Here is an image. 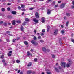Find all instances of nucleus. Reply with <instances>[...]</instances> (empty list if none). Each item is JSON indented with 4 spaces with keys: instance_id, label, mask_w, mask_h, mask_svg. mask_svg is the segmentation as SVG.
I'll use <instances>...</instances> for the list:
<instances>
[{
    "instance_id": "obj_44",
    "label": "nucleus",
    "mask_w": 74,
    "mask_h": 74,
    "mask_svg": "<svg viewBox=\"0 0 74 74\" xmlns=\"http://www.w3.org/2000/svg\"><path fill=\"white\" fill-rule=\"evenodd\" d=\"M2 62L3 63H4L5 62V60L3 59L2 60Z\"/></svg>"
},
{
    "instance_id": "obj_50",
    "label": "nucleus",
    "mask_w": 74,
    "mask_h": 74,
    "mask_svg": "<svg viewBox=\"0 0 74 74\" xmlns=\"http://www.w3.org/2000/svg\"><path fill=\"white\" fill-rule=\"evenodd\" d=\"M20 71H21V70H18L17 72L18 73H19Z\"/></svg>"
},
{
    "instance_id": "obj_22",
    "label": "nucleus",
    "mask_w": 74,
    "mask_h": 74,
    "mask_svg": "<svg viewBox=\"0 0 74 74\" xmlns=\"http://www.w3.org/2000/svg\"><path fill=\"white\" fill-rule=\"evenodd\" d=\"M3 25H4V26H7V23L5 22L4 23Z\"/></svg>"
},
{
    "instance_id": "obj_32",
    "label": "nucleus",
    "mask_w": 74,
    "mask_h": 74,
    "mask_svg": "<svg viewBox=\"0 0 74 74\" xmlns=\"http://www.w3.org/2000/svg\"><path fill=\"white\" fill-rule=\"evenodd\" d=\"M66 15L67 16H70V14L69 13H67Z\"/></svg>"
},
{
    "instance_id": "obj_16",
    "label": "nucleus",
    "mask_w": 74,
    "mask_h": 74,
    "mask_svg": "<svg viewBox=\"0 0 74 74\" xmlns=\"http://www.w3.org/2000/svg\"><path fill=\"white\" fill-rule=\"evenodd\" d=\"M34 45H35V46H37V45H38V43L37 42H35V43H34Z\"/></svg>"
},
{
    "instance_id": "obj_42",
    "label": "nucleus",
    "mask_w": 74,
    "mask_h": 74,
    "mask_svg": "<svg viewBox=\"0 0 74 74\" xmlns=\"http://www.w3.org/2000/svg\"><path fill=\"white\" fill-rule=\"evenodd\" d=\"M34 32L35 34H36V32H37V31H36V30H35L34 31Z\"/></svg>"
},
{
    "instance_id": "obj_14",
    "label": "nucleus",
    "mask_w": 74,
    "mask_h": 74,
    "mask_svg": "<svg viewBox=\"0 0 74 74\" xmlns=\"http://www.w3.org/2000/svg\"><path fill=\"white\" fill-rule=\"evenodd\" d=\"M42 50L44 51V52H46V51H47V50H46V48H45V47H43L42 48Z\"/></svg>"
},
{
    "instance_id": "obj_60",
    "label": "nucleus",
    "mask_w": 74,
    "mask_h": 74,
    "mask_svg": "<svg viewBox=\"0 0 74 74\" xmlns=\"http://www.w3.org/2000/svg\"><path fill=\"white\" fill-rule=\"evenodd\" d=\"M11 4L10 3H8L7 5H11Z\"/></svg>"
},
{
    "instance_id": "obj_39",
    "label": "nucleus",
    "mask_w": 74,
    "mask_h": 74,
    "mask_svg": "<svg viewBox=\"0 0 74 74\" xmlns=\"http://www.w3.org/2000/svg\"><path fill=\"white\" fill-rule=\"evenodd\" d=\"M16 39L17 40H19V39H20V37H17Z\"/></svg>"
},
{
    "instance_id": "obj_17",
    "label": "nucleus",
    "mask_w": 74,
    "mask_h": 74,
    "mask_svg": "<svg viewBox=\"0 0 74 74\" xmlns=\"http://www.w3.org/2000/svg\"><path fill=\"white\" fill-rule=\"evenodd\" d=\"M20 29L21 31H23V27L22 26H21Z\"/></svg>"
},
{
    "instance_id": "obj_38",
    "label": "nucleus",
    "mask_w": 74,
    "mask_h": 74,
    "mask_svg": "<svg viewBox=\"0 0 74 74\" xmlns=\"http://www.w3.org/2000/svg\"><path fill=\"white\" fill-rule=\"evenodd\" d=\"M15 41H16V39H14L13 40V42H15Z\"/></svg>"
},
{
    "instance_id": "obj_54",
    "label": "nucleus",
    "mask_w": 74,
    "mask_h": 74,
    "mask_svg": "<svg viewBox=\"0 0 74 74\" xmlns=\"http://www.w3.org/2000/svg\"><path fill=\"white\" fill-rule=\"evenodd\" d=\"M40 42H43V40H40Z\"/></svg>"
},
{
    "instance_id": "obj_57",
    "label": "nucleus",
    "mask_w": 74,
    "mask_h": 74,
    "mask_svg": "<svg viewBox=\"0 0 74 74\" xmlns=\"http://www.w3.org/2000/svg\"><path fill=\"white\" fill-rule=\"evenodd\" d=\"M8 35H9V36H12V34H8Z\"/></svg>"
},
{
    "instance_id": "obj_12",
    "label": "nucleus",
    "mask_w": 74,
    "mask_h": 74,
    "mask_svg": "<svg viewBox=\"0 0 74 74\" xmlns=\"http://www.w3.org/2000/svg\"><path fill=\"white\" fill-rule=\"evenodd\" d=\"M35 42H36L35 41H34V40H32L31 41V43H32V44H33V45H34V44L35 43Z\"/></svg>"
},
{
    "instance_id": "obj_6",
    "label": "nucleus",
    "mask_w": 74,
    "mask_h": 74,
    "mask_svg": "<svg viewBox=\"0 0 74 74\" xmlns=\"http://www.w3.org/2000/svg\"><path fill=\"white\" fill-rule=\"evenodd\" d=\"M52 10H50L49 9H48L47 10V14L48 15H49L51 14V12L52 11Z\"/></svg>"
},
{
    "instance_id": "obj_33",
    "label": "nucleus",
    "mask_w": 74,
    "mask_h": 74,
    "mask_svg": "<svg viewBox=\"0 0 74 74\" xmlns=\"http://www.w3.org/2000/svg\"><path fill=\"white\" fill-rule=\"evenodd\" d=\"M33 39L34 40H36V39H37V38H36V37L34 36Z\"/></svg>"
},
{
    "instance_id": "obj_3",
    "label": "nucleus",
    "mask_w": 74,
    "mask_h": 74,
    "mask_svg": "<svg viewBox=\"0 0 74 74\" xmlns=\"http://www.w3.org/2000/svg\"><path fill=\"white\" fill-rule=\"evenodd\" d=\"M58 29H56L55 30L53 33L54 35H55V36L57 35L58 34Z\"/></svg>"
},
{
    "instance_id": "obj_53",
    "label": "nucleus",
    "mask_w": 74,
    "mask_h": 74,
    "mask_svg": "<svg viewBox=\"0 0 74 74\" xmlns=\"http://www.w3.org/2000/svg\"><path fill=\"white\" fill-rule=\"evenodd\" d=\"M59 6L58 5H55V7H58Z\"/></svg>"
},
{
    "instance_id": "obj_62",
    "label": "nucleus",
    "mask_w": 74,
    "mask_h": 74,
    "mask_svg": "<svg viewBox=\"0 0 74 74\" xmlns=\"http://www.w3.org/2000/svg\"><path fill=\"white\" fill-rule=\"evenodd\" d=\"M22 25L23 26H25V25H26V24L24 23H23Z\"/></svg>"
},
{
    "instance_id": "obj_61",
    "label": "nucleus",
    "mask_w": 74,
    "mask_h": 74,
    "mask_svg": "<svg viewBox=\"0 0 74 74\" xmlns=\"http://www.w3.org/2000/svg\"><path fill=\"white\" fill-rule=\"evenodd\" d=\"M58 3H61V1H58Z\"/></svg>"
},
{
    "instance_id": "obj_10",
    "label": "nucleus",
    "mask_w": 74,
    "mask_h": 74,
    "mask_svg": "<svg viewBox=\"0 0 74 74\" xmlns=\"http://www.w3.org/2000/svg\"><path fill=\"white\" fill-rule=\"evenodd\" d=\"M11 13L12 14H13V15H15V14H16V12L15 11H12L11 12Z\"/></svg>"
},
{
    "instance_id": "obj_21",
    "label": "nucleus",
    "mask_w": 74,
    "mask_h": 74,
    "mask_svg": "<svg viewBox=\"0 0 74 74\" xmlns=\"http://www.w3.org/2000/svg\"><path fill=\"white\" fill-rule=\"evenodd\" d=\"M69 21H67L66 23V26H68V25H69Z\"/></svg>"
},
{
    "instance_id": "obj_29",
    "label": "nucleus",
    "mask_w": 74,
    "mask_h": 74,
    "mask_svg": "<svg viewBox=\"0 0 74 74\" xmlns=\"http://www.w3.org/2000/svg\"><path fill=\"white\" fill-rule=\"evenodd\" d=\"M7 10L8 11H10V10H11V8H10L8 7L7 8Z\"/></svg>"
},
{
    "instance_id": "obj_52",
    "label": "nucleus",
    "mask_w": 74,
    "mask_h": 74,
    "mask_svg": "<svg viewBox=\"0 0 74 74\" xmlns=\"http://www.w3.org/2000/svg\"><path fill=\"white\" fill-rule=\"evenodd\" d=\"M72 4H73V5H74V1H72Z\"/></svg>"
},
{
    "instance_id": "obj_63",
    "label": "nucleus",
    "mask_w": 74,
    "mask_h": 74,
    "mask_svg": "<svg viewBox=\"0 0 74 74\" xmlns=\"http://www.w3.org/2000/svg\"><path fill=\"white\" fill-rule=\"evenodd\" d=\"M20 74H23V72H21L20 73Z\"/></svg>"
},
{
    "instance_id": "obj_7",
    "label": "nucleus",
    "mask_w": 74,
    "mask_h": 74,
    "mask_svg": "<svg viewBox=\"0 0 74 74\" xmlns=\"http://www.w3.org/2000/svg\"><path fill=\"white\" fill-rule=\"evenodd\" d=\"M41 22L42 23H44L45 22V18L43 17L42 18Z\"/></svg>"
},
{
    "instance_id": "obj_49",
    "label": "nucleus",
    "mask_w": 74,
    "mask_h": 74,
    "mask_svg": "<svg viewBox=\"0 0 74 74\" xmlns=\"http://www.w3.org/2000/svg\"><path fill=\"white\" fill-rule=\"evenodd\" d=\"M21 8V7H20V6H18V10H20Z\"/></svg>"
},
{
    "instance_id": "obj_41",
    "label": "nucleus",
    "mask_w": 74,
    "mask_h": 74,
    "mask_svg": "<svg viewBox=\"0 0 74 74\" xmlns=\"http://www.w3.org/2000/svg\"><path fill=\"white\" fill-rule=\"evenodd\" d=\"M25 20L26 21H29V19L27 18H26L25 19Z\"/></svg>"
},
{
    "instance_id": "obj_2",
    "label": "nucleus",
    "mask_w": 74,
    "mask_h": 74,
    "mask_svg": "<svg viewBox=\"0 0 74 74\" xmlns=\"http://www.w3.org/2000/svg\"><path fill=\"white\" fill-rule=\"evenodd\" d=\"M61 66L62 67L65 68L66 67V62H62L61 63Z\"/></svg>"
},
{
    "instance_id": "obj_58",
    "label": "nucleus",
    "mask_w": 74,
    "mask_h": 74,
    "mask_svg": "<svg viewBox=\"0 0 74 74\" xmlns=\"http://www.w3.org/2000/svg\"><path fill=\"white\" fill-rule=\"evenodd\" d=\"M71 8H74V6H72L71 7Z\"/></svg>"
},
{
    "instance_id": "obj_43",
    "label": "nucleus",
    "mask_w": 74,
    "mask_h": 74,
    "mask_svg": "<svg viewBox=\"0 0 74 74\" xmlns=\"http://www.w3.org/2000/svg\"><path fill=\"white\" fill-rule=\"evenodd\" d=\"M34 8H29L30 10H33V9Z\"/></svg>"
},
{
    "instance_id": "obj_18",
    "label": "nucleus",
    "mask_w": 74,
    "mask_h": 74,
    "mask_svg": "<svg viewBox=\"0 0 74 74\" xmlns=\"http://www.w3.org/2000/svg\"><path fill=\"white\" fill-rule=\"evenodd\" d=\"M49 29H50V26L48 25L47 26V32H48L49 30Z\"/></svg>"
},
{
    "instance_id": "obj_47",
    "label": "nucleus",
    "mask_w": 74,
    "mask_h": 74,
    "mask_svg": "<svg viewBox=\"0 0 74 74\" xmlns=\"http://www.w3.org/2000/svg\"><path fill=\"white\" fill-rule=\"evenodd\" d=\"M38 39H41V36H39L38 37Z\"/></svg>"
},
{
    "instance_id": "obj_20",
    "label": "nucleus",
    "mask_w": 74,
    "mask_h": 74,
    "mask_svg": "<svg viewBox=\"0 0 74 74\" xmlns=\"http://www.w3.org/2000/svg\"><path fill=\"white\" fill-rule=\"evenodd\" d=\"M24 43L25 45H28V42H27L26 41H25L24 42Z\"/></svg>"
},
{
    "instance_id": "obj_31",
    "label": "nucleus",
    "mask_w": 74,
    "mask_h": 74,
    "mask_svg": "<svg viewBox=\"0 0 74 74\" xmlns=\"http://www.w3.org/2000/svg\"><path fill=\"white\" fill-rule=\"evenodd\" d=\"M0 58L1 59H3L4 58V55H2L1 57Z\"/></svg>"
},
{
    "instance_id": "obj_9",
    "label": "nucleus",
    "mask_w": 74,
    "mask_h": 74,
    "mask_svg": "<svg viewBox=\"0 0 74 74\" xmlns=\"http://www.w3.org/2000/svg\"><path fill=\"white\" fill-rule=\"evenodd\" d=\"M33 21L35 22V23H38V20H36V18L33 19Z\"/></svg>"
},
{
    "instance_id": "obj_4",
    "label": "nucleus",
    "mask_w": 74,
    "mask_h": 74,
    "mask_svg": "<svg viewBox=\"0 0 74 74\" xmlns=\"http://www.w3.org/2000/svg\"><path fill=\"white\" fill-rule=\"evenodd\" d=\"M65 5H66V3H62L61 5L60 6V8H63L65 6Z\"/></svg>"
},
{
    "instance_id": "obj_56",
    "label": "nucleus",
    "mask_w": 74,
    "mask_h": 74,
    "mask_svg": "<svg viewBox=\"0 0 74 74\" xmlns=\"http://www.w3.org/2000/svg\"><path fill=\"white\" fill-rule=\"evenodd\" d=\"M47 51L49 52V51H50V50H49V49H47Z\"/></svg>"
},
{
    "instance_id": "obj_28",
    "label": "nucleus",
    "mask_w": 74,
    "mask_h": 74,
    "mask_svg": "<svg viewBox=\"0 0 74 74\" xmlns=\"http://www.w3.org/2000/svg\"><path fill=\"white\" fill-rule=\"evenodd\" d=\"M16 62L17 63H19L20 62V61L19 60H17Z\"/></svg>"
},
{
    "instance_id": "obj_64",
    "label": "nucleus",
    "mask_w": 74,
    "mask_h": 74,
    "mask_svg": "<svg viewBox=\"0 0 74 74\" xmlns=\"http://www.w3.org/2000/svg\"><path fill=\"white\" fill-rule=\"evenodd\" d=\"M7 42H10V41L9 40H8V39L7 40Z\"/></svg>"
},
{
    "instance_id": "obj_23",
    "label": "nucleus",
    "mask_w": 74,
    "mask_h": 74,
    "mask_svg": "<svg viewBox=\"0 0 74 74\" xmlns=\"http://www.w3.org/2000/svg\"><path fill=\"white\" fill-rule=\"evenodd\" d=\"M55 70H56L57 72H59V70H58V69L57 68L55 67Z\"/></svg>"
},
{
    "instance_id": "obj_5",
    "label": "nucleus",
    "mask_w": 74,
    "mask_h": 74,
    "mask_svg": "<svg viewBox=\"0 0 74 74\" xmlns=\"http://www.w3.org/2000/svg\"><path fill=\"white\" fill-rule=\"evenodd\" d=\"M35 15L36 17V18H37L38 19V18H39L40 16H39V14H38V12H36L35 13Z\"/></svg>"
},
{
    "instance_id": "obj_24",
    "label": "nucleus",
    "mask_w": 74,
    "mask_h": 74,
    "mask_svg": "<svg viewBox=\"0 0 74 74\" xmlns=\"http://www.w3.org/2000/svg\"><path fill=\"white\" fill-rule=\"evenodd\" d=\"M17 23H21V21L19 20H17L16 21Z\"/></svg>"
},
{
    "instance_id": "obj_30",
    "label": "nucleus",
    "mask_w": 74,
    "mask_h": 74,
    "mask_svg": "<svg viewBox=\"0 0 74 74\" xmlns=\"http://www.w3.org/2000/svg\"><path fill=\"white\" fill-rule=\"evenodd\" d=\"M61 33H62V34L64 33V30L61 31Z\"/></svg>"
},
{
    "instance_id": "obj_25",
    "label": "nucleus",
    "mask_w": 74,
    "mask_h": 74,
    "mask_svg": "<svg viewBox=\"0 0 74 74\" xmlns=\"http://www.w3.org/2000/svg\"><path fill=\"white\" fill-rule=\"evenodd\" d=\"M27 55L28 56H29V55H30V52L28 51L27 52Z\"/></svg>"
},
{
    "instance_id": "obj_45",
    "label": "nucleus",
    "mask_w": 74,
    "mask_h": 74,
    "mask_svg": "<svg viewBox=\"0 0 74 74\" xmlns=\"http://www.w3.org/2000/svg\"><path fill=\"white\" fill-rule=\"evenodd\" d=\"M47 74H51V72H47Z\"/></svg>"
},
{
    "instance_id": "obj_36",
    "label": "nucleus",
    "mask_w": 74,
    "mask_h": 74,
    "mask_svg": "<svg viewBox=\"0 0 74 74\" xmlns=\"http://www.w3.org/2000/svg\"><path fill=\"white\" fill-rule=\"evenodd\" d=\"M45 29H43L42 30V32L43 33H44V32H45Z\"/></svg>"
},
{
    "instance_id": "obj_59",
    "label": "nucleus",
    "mask_w": 74,
    "mask_h": 74,
    "mask_svg": "<svg viewBox=\"0 0 74 74\" xmlns=\"http://www.w3.org/2000/svg\"><path fill=\"white\" fill-rule=\"evenodd\" d=\"M59 69H62V68L60 67V66H59Z\"/></svg>"
},
{
    "instance_id": "obj_11",
    "label": "nucleus",
    "mask_w": 74,
    "mask_h": 74,
    "mask_svg": "<svg viewBox=\"0 0 74 74\" xmlns=\"http://www.w3.org/2000/svg\"><path fill=\"white\" fill-rule=\"evenodd\" d=\"M32 62H29L28 63L27 66L28 67H30L31 66H32Z\"/></svg>"
},
{
    "instance_id": "obj_15",
    "label": "nucleus",
    "mask_w": 74,
    "mask_h": 74,
    "mask_svg": "<svg viewBox=\"0 0 74 74\" xmlns=\"http://www.w3.org/2000/svg\"><path fill=\"white\" fill-rule=\"evenodd\" d=\"M12 24L13 25H15V21L13 20L12 21Z\"/></svg>"
},
{
    "instance_id": "obj_55",
    "label": "nucleus",
    "mask_w": 74,
    "mask_h": 74,
    "mask_svg": "<svg viewBox=\"0 0 74 74\" xmlns=\"http://www.w3.org/2000/svg\"><path fill=\"white\" fill-rule=\"evenodd\" d=\"M61 27L62 28H63V27H64V26H63V25H61Z\"/></svg>"
},
{
    "instance_id": "obj_51",
    "label": "nucleus",
    "mask_w": 74,
    "mask_h": 74,
    "mask_svg": "<svg viewBox=\"0 0 74 74\" xmlns=\"http://www.w3.org/2000/svg\"><path fill=\"white\" fill-rule=\"evenodd\" d=\"M71 41H72V42H73V43H74V39H72L71 40Z\"/></svg>"
},
{
    "instance_id": "obj_27",
    "label": "nucleus",
    "mask_w": 74,
    "mask_h": 74,
    "mask_svg": "<svg viewBox=\"0 0 74 74\" xmlns=\"http://www.w3.org/2000/svg\"><path fill=\"white\" fill-rule=\"evenodd\" d=\"M21 8H24V7H25V5H21Z\"/></svg>"
},
{
    "instance_id": "obj_46",
    "label": "nucleus",
    "mask_w": 74,
    "mask_h": 74,
    "mask_svg": "<svg viewBox=\"0 0 74 74\" xmlns=\"http://www.w3.org/2000/svg\"><path fill=\"white\" fill-rule=\"evenodd\" d=\"M41 36H44V34L43 33H42L41 34H40Z\"/></svg>"
},
{
    "instance_id": "obj_8",
    "label": "nucleus",
    "mask_w": 74,
    "mask_h": 74,
    "mask_svg": "<svg viewBox=\"0 0 74 74\" xmlns=\"http://www.w3.org/2000/svg\"><path fill=\"white\" fill-rule=\"evenodd\" d=\"M12 51H10L9 52V53H8L7 55L8 56H11V53H12Z\"/></svg>"
},
{
    "instance_id": "obj_19",
    "label": "nucleus",
    "mask_w": 74,
    "mask_h": 74,
    "mask_svg": "<svg viewBox=\"0 0 74 74\" xmlns=\"http://www.w3.org/2000/svg\"><path fill=\"white\" fill-rule=\"evenodd\" d=\"M5 9L4 8H3L1 9L2 11H3V12L5 11Z\"/></svg>"
},
{
    "instance_id": "obj_35",
    "label": "nucleus",
    "mask_w": 74,
    "mask_h": 74,
    "mask_svg": "<svg viewBox=\"0 0 74 74\" xmlns=\"http://www.w3.org/2000/svg\"><path fill=\"white\" fill-rule=\"evenodd\" d=\"M34 61L35 62H37V58H35L34 59Z\"/></svg>"
},
{
    "instance_id": "obj_13",
    "label": "nucleus",
    "mask_w": 74,
    "mask_h": 74,
    "mask_svg": "<svg viewBox=\"0 0 74 74\" xmlns=\"http://www.w3.org/2000/svg\"><path fill=\"white\" fill-rule=\"evenodd\" d=\"M31 73H32V71H31L28 70L27 71V74H31Z\"/></svg>"
},
{
    "instance_id": "obj_40",
    "label": "nucleus",
    "mask_w": 74,
    "mask_h": 74,
    "mask_svg": "<svg viewBox=\"0 0 74 74\" xmlns=\"http://www.w3.org/2000/svg\"><path fill=\"white\" fill-rule=\"evenodd\" d=\"M21 10L22 11H26V9H21Z\"/></svg>"
},
{
    "instance_id": "obj_34",
    "label": "nucleus",
    "mask_w": 74,
    "mask_h": 74,
    "mask_svg": "<svg viewBox=\"0 0 74 74\" xmlns=\"http://www.w3.org/2000/svg\"><path fill=\"white\" fill-rule=\"evenodd\" d=\"M7 63H4V64H3V65L4 66H7Z\"/></svg>"
},
{
    "instance_id": "obj_48",
    "label": "nucleus",
    "mask_w": 74,
    "mask_h": 74,
    "mask_svg": "<svg viewBox=\"0 0 74 74\" xmlns=\"http://www.w3.org/2000/svg\"><path fill=\"white\" fill-rule=\"evenodd\" d=\"M3 23V21H1L0 22V24H1V23Z\"/></svg>"
},
{
    "instance_id": "obj_1",
    "label": "nucleus",
    "mask_w": 74,
    "mask_h": 74,
    "mask_svg": "<svg viewBox=\"0 0 74 74\" xmlns=\"http://www.w3.org/2000/svg\"><path fill=\"white\" fill-rule=\"evenodd\" d=\"M68 60L69 62V63L66 64V67H70V65L72 64L73 63V62H72V61H71V60L70 59H68Z\"/></svg>"
},
{
    "instance_id": "obj_26",
    "label": "nucleus",
    "mask_w": 74,
    "mask_h": 74,
    "mask_svg": "<svg viewBox=\"0 0 74 74\" xmlns=\"http://www.w3.org/2000/svg\"><path fill=\"white\" fill-rule=\"evenodd\" d=\"M56 56H55V55H54V54L52 55V57L53 58H55Z\"/></svg>"
},
{
    "instance_id": "obj_37",
    "label": "nucleus",
    "mask_w": 74,
    "mask_h": 74,
    "mask_svg": "<svg viewBox=\"0 0 74 74\" xmlns=\"http://www.w3.org/2000/svg\"><path fill=\"white\" fill-rule=\"evenodd\" d=\"M6 33H7L8 34V33H11V32L9 31H6Z\"/></svg>"
}]
</instances>
